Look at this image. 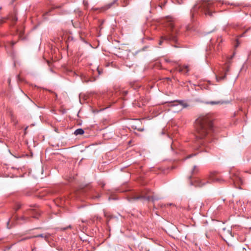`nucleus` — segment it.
I'll return each instance as SVG.
<instances>
[{
    "label": "nucleus",
    "instance_id": "423d86ee",
    "mask_svg": "<svg viewBox=\"0 0 251 251\" xmlns=\"http://www.w3.org/2000/svg\"><path fill=\"white\" fill-rule=\"evenodd\" d=\"M140 199H146L148 201H157L159 199L158 198H156L153 196H149L147 195H140L138 196H134L132 198H131L129 201H131L132 200H138Z\"/></svg>",
    "mask_w": 251,
    "mask_h": 251
},
{
    "label": "nucleus",
    "instance_id": "20e7f679",
    "mask_svg": "<svg viewBox=\"0 0 251 251\" xmlns=\"http://www.w3.org/2000/svg\"><path fill=\"white\" fill-rule=\"evenodd\" d=\"M219 179L218 178H215L213 177V174H211L208 176H207L206 178L201 179V178H198L196 180V185L199 187H202L205 185L206 184L210 183L211 182L214 181H218Z\"/></svg>",
    "mask_w": 251,
    "mask_h": 251
},
{
    "label": "nucleus",
    "instance_id": "1a4fd4ad",
    "mask_svg": "<svg viewBox=\"0 0 251 251\" xmlns=\"http://www.w3.org/2000/svg\"><path fill=\"white\" fill-rule=\"evenodd\" d=\"M178 71L180 73H183L184 74H187L189 70L188 68V66L185 65L182 67H179L178 69Z\"/></svg>",
    "mask_w": 251,
    "mask_h": 251
},
{
    "label": "nucleus",
    "instance_id": "f257e3e1",
    "mask_svg": "<svg viewBox=\"0 0 251 251\" xmlns=\"http://www.w3.org/2000/svg\"><path fill=\"white\" fill-rule=\"evenodd\" d=\"M213 118L210 113L201 114L195 120L196 138L205 140V141H198V144L205 146V142L210 141V137L213 131Z\"/></svg>",
    "mask_w": 251,
    "mask_h": 251
},
{
    "label": "nucleus",
    "instance_id": "39448f33",
    "mask_svg": "<svg viewBox=\"0 0 251 251\" xmlns=\"http://www.w3.org/2000/svg\"><path fill=\"white\" fill-rule=\"evenodd\" d=\"M221 236L222 238L228 243V240L231 239L234 237V235L231 229L224 228L223 229V232L221 233Z\"/></svg>",
    "mask_w": 251,
    "mask_h": 251
},
{
    "label": "nucleus",
    "instance_id": "7ed1b4c3",
    "mask_svg": "<svg viewBox=\"0 0 251 251\" xmlns=\"http://www.w3.org/2000/svg\"><path fill=\"white\" fill-rule=\"evenodd\" d=\"M166 33L161 36L159 45H161L164 41H172L175 42L177 41V29L174 26L173 21L169 20L166 23Z\"/></svg>",
    "mask_w": 251,
    "mask_h": 251
},
{
    "label": "nucleus",
    "instance_id": "0eeeda50",
    "mask_svg": "<svg viewBox=\"0 0 251 251\" xmlns=\"http://www.w3.org/2000/svg\"><path fill=\"white\" fill-rule=\"evenodd\" d=\"M229 70H230L229 66L227 65L226 66V68L225 69V73H224L223 70L221 71L219 73L218 75H217L216 77L217 81L219 82L221 80H224L226 77L227 72L229 71Z\"/></svg>",
    "mask_w": 251,
    "mask_h": 251
},
{
    "label": "nucleus",
    "instance_id": "dca6fc26",
    "mask_svg": "<svg viewBox=\"0 0 251 251\" xmlns=\"http://www.w3.org/2000/svg\"><path fill=\"white\" fill-rule=\"evenodd\" d=\"M123 6H126L129 3L128 0H123Z\"/></svg>",
    "mask_w": 251,
    "mask_h": 251
},
{
    "label": "nucleus",
    "instance_id": "4be33fe9",
    "mask_svg": "<svg viewBox=\"0 0 251 251\" xmlns=\"http://www.w3.org/2000/svg\"><path fill=\"white\" fill-rule=\"evenodd\" d=\"M196 155L195 154H190V155H189V156H188L186 157V158H189L191 157L192 156H194V155Z\"/></svg>",
    "mask_w": 251,
    "mask_h": 251
},
{
    "label": "nucleus",
    "instance_id": "a878e982",
    "mask_svg": "<svg viewBox=\"0 0 251 251\" xmlns=\"http://www.w3.org/2000/svg\"><path fill=\"white\" fill-rule=\"evenodd\" d=\"M84 5L86 7L87 5H88V2L84 1Z\"/></svg>",
    "mask_w": 251,
    "mask_h": 251
},
{
    "label": "nucleus",
    "instance_id": "5701e85b",
    "mask_svg": "<svg viewBox=\"0 0 251 251\" xmlns=\"http://www.w3.org/2000/svg\"><path fill=\"white\" fill-rule=\"evenodd\" d=\"M177 1H178V3L180 4L183 2V0H177Z\"/></svg>",
    "mask_w": 251,
    "mask_h": 251
},
{
    "label": "nucleus",
    "instance_id": "6ab92c4d",
    "mask_svg": "<svg viewBox=\"0 0 251 251\" xmlns=\"http://www.w3.org/2000/svg\"><path fill=\"white\" fill-rule=\"evenodd\" d=\"M127 93H128L127 91H123L122 92V96H126L127 94Z\"/></svg>",
    "mask_w": 251,
    "mask_h": 251
},
{
    "label": "nucleus",
    "instance_id": "4468645a",
    "mask_svg": "<svg viewBox=\"0 0 251 251\" xmlns=\"http://www.w3.org/2000/svg\"><path fill=\"white\" fill-rule=\"evenodd\" d=\"M187 30L191 31H195L196 30L195 27L189 25L186 28Z\"/></svg>",
    "mask_w": 251,
    "mask_h": 251
},
{
    "label": "nucleus",
    "instance_id": "393cba45",
    "mask_svg": "<svg viewBox=\"0 0 251 251\" xmlns=\"http://www.w3.org/2000/svg\"><path fill=\"white\" fill-rule=\"evenodd\" d=\"M83 81H85L86 82H88L90 80L88 79H84V80L83 79Z\"/></svg>",
    "mask_w": 251,
    "mask_h": 251
},
{
    "label": "nucleus",
    "instance_id": "c756f323",
    "mask_svg": "<svg viewBox=\"0 0 251 251\" xmlns=\"http://www.w3.org/2000/svg\"><path fill=\"white\" fill-rule=\"evenodd\" d=\"M166 61L167 62L169 61H168V60H167V59H166Z\"/></svg>",
    "mask_w": 251,
    "mask_h": 251
},
{
    "label": "nucleus",
    "instance_id": "ddd939ff",
    "mask_svg": "<svg viewBox=\"0 0 251 251\" xmlns=\"http://www.w3.org/2000/svg\"><path fill=\"white\" fill-rule=\"evenodd\" d=\"M199 172V169L197 166H194L192 171V174H195Z\"/></svg>",
    "mask_w": 251,
    "mask_h": 251
},
{
    "label": "nucleus",
    "instance_id": "2eb2a0df",
    "mask_svg": "<svg viewBox=\"0 0 251 251\" xmlns=\"http://www.w3.org/2000/svg\"><path fill=\"white\" fill-rule=\"evenodd\" d=\"M42 237V238H46L47 236V235H45L43 234H39V235H32V238L33 237Z\"/></svg>",
    "mask_w": 251,
    "mask_h": 251
},
{
    "label": "nucleus",
    "instance_id": "412c9836",
    "mask_svg": "<svg viewBox=\"0 0 251 251\" xmlns=\"http://www.w3.org/2000/svg\"><path fill=\"white\" fill-rule=\"evenodd\" d=\"M21 207V205L20 204H17V207L16 208V211L18 210L19 209H20Z\"/></svg>",
    "mask_w": 251,
    "mask_h": 251
},
{
    "label": "nucleus",
    "instance_id": "f3484780",
    "mask_svg": "<svg viewBox=\"0 0 251 251\" xmlns=\"http://www.w3.org/2000/svg\"><path fill=\"white\" fill-rule=\"evenodd\" d=\"M179 104H180L181 105H182L183 106V108H185V107H186L187 106H188V104L186 103H183V101H179Z\"/></svg>",
    "mask_w": 251,
    "mask_h": 251
},
{
    "label": "nucleus",
    "instance_id": "9d476101",
    "mask_svg": "<svg viewBox=\"0 0 251 251\" xmlns=\"http://www.w3.org/2000/svg\"><path fill=\"white\" fill-rule=\"evenodd\" d=\"M118 0H113V1L112 2H110L107 4H106L104 7V10H107L110 8H111L114 4H116L117 3V2Z\"/></svg>",
    "mask_w": 251,
    "mask_h": 251
},
{
    "label": "nucleus",
    "instance_id": "f8f14e48",
    "mask_svg": "<svg viewBox=\"0 0 251 251\" xmlns=\"http://www.w3.org/2000/svg\"><path fill=\"white\" fill-rule=\"evenodd\" d=\"M84 133V130L82 128H78L75 130L74 134L75 135H82Z\"/></svg>",
    "mask_w": 251,
    "mask_h": 251
},
{
    "label": "nucleus",
    "instance_id": "bb28decb",
    "mask_svg": "<svg viewBox=\"0 0 251 251\" xmlns=\"http://www.w3.org/2000/svg\"><path fill=\"white\" fill-rule=\"evenodd\" d=\"M138 131H143V128H138Z\"/></svg>",
    "mask_w": 251,
    "mask_h": 251
},
{
    "label": "nucleus",
    "instance_id": "cd10ccee",
    "mask_svg": "<svg viewBox=\"0 0 251 251\" xmlns=\"http://www.w3.org/2000/svg\"><path fill=\"white\" fill-rule=\"evenodd\" d=\"M13 20H14L15 21H17V18H16L15 17L13 18Z\"/></svg>",
    "mask_w": 251,
    "mask_h": 251
},
{
    "label": "nucleus",
    "instance_id": "f03ea898",
    "mask_svg": "<svg viewBox=\"0 0 251 251\" xmlns=\"http://www.w3.org/2000/svg\"><path fill=\"white\" fill-rule=\"evenodd\" d=\"M217 4L210 0H202L195 4L190 11L191 20H194L197 15L204 14L206 16L212 17L215 12Z\"/></svg>",
    "mask_w": 251,
    "mask_h": 251
},
{
    "label": "nucleus",
    "instance_id": "c85d7f7f",
    "mask_svg": "<svg viewBox=\"0 0 251 251\" xmlns=\"http://www.w3.org/2000/svg\"><path fill=\"white\" fill-rule=\"evenodd\" d=\"M9 224V221H8V222H7V226H8Z\"/></svg>",
    "mask_w": 251,
    "mask_h": 251
},
{
    "label": "nucleus",
    "instance_id": "9b49d317",
    "mask_svg": "<svg viewBox=\"0 0 251 251\" xmlns=\"http://www.w3.org/2000/svg\"><path fill=\"white\" fill-rule=\"evenodd\" d=\"M223 102L220 100L217 101H207L205 102V103L208 104H211V105H214V104H222Z\"/></svg>",
    "mask_w": 251,
    "mask_h": 251
},
{
    "label": "nucleus",
    "instance_id": "b1692460",
    "mask_svg": "<svg viewBox=\"0 0 251 251\" xmlns=\"http://www.w3.org/2000/svg\"><path fill=\"white\" fill-rule=\"evenodd\" d=\"M104 216L106 217H109V215L105 212H104Z\"/></svg>",
    "mask_w": 251,
    "mask_h": 251
},
{
    "label": "nucleus",
    "instance_id": "a211bd4d",
    "mask_svg": "<svg viewBox=\"0 0 251 251\" xmlns=\"http://www.w3.org/2000/svg\"><path fill=\"white\" fill-rule=\"evenodd\" d=\"M18 34H19V36L20 38H21V39H24V38L22 37V35L23 34V32L22 31H19Z\"/></svg>",
    "mask_w": 251,
    "mask_h": 251
},
{
    "label": "nucleus",
    "instance_id": "6e6552de",
    "mask_svg": "<svg viewBox=\"0 0 251 251\" xmlns=\"http://www.w3.org/2000/svg\"><path fill=\"white\" fill-rule=\"evenodd\" d=\"M32 218H38L40 215V211L38 209H36V206L32 205Z\"/></svg>",
    "mask_w": 251,
    "mask_h": 251
},
{
    "label": "nucleus",
    "instance_id": "aec40b11",
    "mask_svg": "<svg viewBox=\"0 0 251 251\" xmlns=\"http://www.w3.org/2000/svg\"><path fill=\"white\" fill-rule=\"evenodd\" d=\"M236 181H238V180H239V181H240V182H241V183L242 182V179H241V178L240 177H237L236 178Z\"/></svg>",
    "mask_w": 251,
    "mask_h": 251
}]
</instances>
